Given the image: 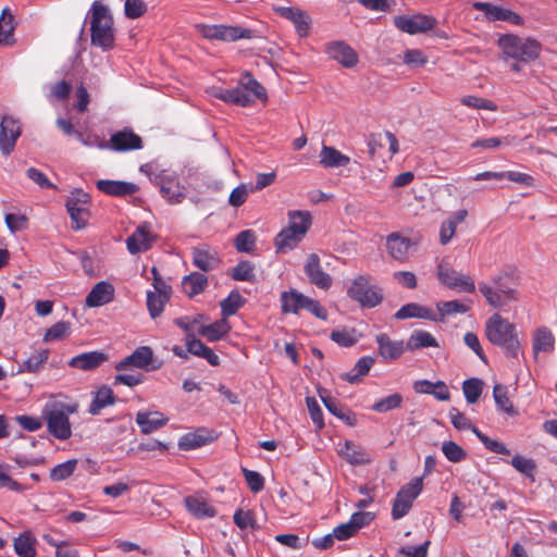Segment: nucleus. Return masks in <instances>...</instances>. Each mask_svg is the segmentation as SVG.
Listing matches in <instances>:
<instances>
[{"label": "nucleus", "mask_w": 557, "mask_h": 557, "mask_svg": "<svg viewBox=\"0 0 557 557\" xmlns=\"http://www.w3.org/2000/svg\"><path fill=\"white\" fill-rule=\"evenodd\" d=\"M79 404L77 400H51L46 404L42 410V418L46 421L47 430L51 436L59 441H66L72 436L70 414L77 413Z\"/></svg>", "instance_id": "nucleus-1"}, {"label": "nucleus", "mask_w": 557, "mask_h": 557, "mask_svg": "<svg viewBox=\"0 0 557 557\" xmlns=\"http://www.w3.org/2000/svg\"><path fill=\"white\" fill-rule=\"evenodd\" d=\"M487 339L500 347L505 355L517 358L520 352V343L515 324L504 319L500 314L494 313L485 324Z\"/></svg>", "instance_id": "nucleus-2"}, {"label": "nucleus", "mask_w": 557, "mask_h": 557, "mask_svg": "<svg viewBox=\"0 0 557 557\" xmlns=\"http://www.w3.org/2000/svg\"><path fill=\"white\" fill-rule=\"evenodd\" d=\"M497 46L503 53V60L512 59L518 62L531 63L537 60L542 52V44L532 37L522 38L515 34L500 35Z\"/></svg>", "instance_id": "nucleus-3"}, {"label": "nucleus", "mask_w": 557, "mask_h": 557, "mask_svg": "<svg viewBox=\"0 0 557 557\" xmlns=\"http://www.w3.org/2000/svg\"><path fill=\"white\" fill-rule=\"evenodd\" d=\"M90 39L91 45L100 48L102 51H109L114 48L113 17L108 7L98 1H95L91 5Z\"/></svg>", "instance_id": "nucleus-4"}, {"label": "nucleus", "mask_w": 557, "mask_h": 557, "mask_svg": "<svg viewBox=\"0 0 557 557\" xmlns=\"http://www.w3.org/2000/svg\"><path fill=\"white\" fill-rule=\"evenodd\" d=\"M479 290L493 308H504L518 299L515 277L499 273L492 277V284L480 282Z\"/></svg>", "instance_id": "nucleus-5"}, {"label": "nucleus", "mask_w": 557, "mask_h": 557, "mask_svg": "<svg viewBox=\"0 0 557 557\" xmlns=\"http://www.w3.org/2000/svg\"><path fill=\"white\" fill-rule=\"evenodd\" d=\"M347 296L362 308H375L383 301V290L371 276L359 275L352 280Z\"/></svg>", "instance_id": "nucleus-6"}, {"label": "nucleus", "mask_w": 557, "mask_h": 557, "mask_svg": "<svg viewBox=\"0 0 557 557\" xmlns=\"http://www.w3.org/2000/svg\"><path fill=\"white\" fill-rule=\"evenodd\" d=\"M281 308L284 313L298 314L300 310H306L320 320L325 321L327 319L326 309L317 299L296 289L281 294Z\"/></svg>", "instance_id": "nucleus-7"}, {"label": "nucleus", "mask_w": 557, "mask_h": 557, "mask_svg": "<svg viewBox=\"0 0 557 557\" xmlns=\"http://www.w3.org/2000/svg\"><path fill=\"white\" fill-rule=\"evenodd\" d=\"M245 79L231 88L232 104L246 108L256 99L267 100L264 87L250 73H245Z\"/></svg>", "instance_id": "nucleus-8"}, {"label": "nucleus", "mask_w": 557, "mask_h": 557, "mask_svg": "<svg viewBox=\"0 0 557 557\" xmlns=\"http://www.w3.org/2000/svg\"><path fill=\"white\" fill-rule=\"evenodd\" d=\"M422 488V476L413 478L409 483L400 487L393 502L392 517L394 520H399L409 512L414 499L421 494Z\"/></svg>", "instance_id": "nucleus-9"}, {"label": "nucleus", "mask_w": 557, "mask_h": 557, "mask_svg": "<svg viewBox=\"0 0 557 557\" xmlns=\"http://www.w3.org/2000/svg\"><path fill=\"white\" fill-rule=\"evenodd\" d=\"M198 30L201 36L206 39L210 40H221L226 42H233L238 39H250L253 38L255 32L249 28H244L240 26H231V25H208L200 24L198 25Z\"/></svg>", "instance_id": "nucleus-10"}, {"label": "nucleus", "mask_w": 557, "mask_h": 557, "mask_svg": "<svg viewBox=\"0 0 557 557\" xmlns=\"http://www.w3.org/2000/svg\"><path fill=\"white\" fill-rule=\"evenodd\" d=\"M90 197L83 189H74L65 201L67 213L72 221L73 230H82L89 219Z\"/></svg>", "instance_id": "nucleus-11"}, {"label": "nucleus", "mask_w": 557, "mask_h": 557, "mask_svg": "<svg viewBox=\"0 0 557 557\" xmlns=\"http://www.w3.org/2000/svg\"><path fill=\"white\" fill-rule=\"evenodd\" d=\"M153 351L149 346L137 347L131 355L120 360L115 370L119 372L129 371L133 368L146 371L156 370L159 366L153 364Z\"/></svg>", "instance_id": "nucleus-12"}, {"label": "nucleus", "mask_w": 557, "mask_h": 557, "mask_svg": "<svg viewBox=\"0 0 557 557\" xmlns=\"http://www.w3.org/2000/svg\"><path fill=\"white\" fill-rule=\"evenodd\" d=\"M397 29L409 35H416L431 30L436 25V20L426 14L398 15L394 17Z\"/></svg>", "instance_id": "nucleus-13"}, {"label": "nucleus", "mask_w": 557, "mask_h": 557, "mask_svg": "<svg viewBox=\"0 0 557 557\" xmlns=\"http://www.w3.org/2000/svg\"><path fill=\"white\" fill-rule=\"evenodd\" d=\"M152 184L160 188V193L170 203H181L185 199V193L176 176L165 170H161L152 178Z\"/></svg>", "instance_id": "nucleus-14"}, {"label": "nucleus", "mask_w": 557, "mask_h": 557, "mask_svg": "<svg viewBox=\"0 0 557 557\" xmlns=\"http://www.w3.org/2000/svg\"><path fill=\"white\" fill-rule=\"evenodd\" d=\"M22 134L21 123L12 115L5 114L0 122V151L3 156H10Z\"/></svg>", "instance_id": "nucleus-15"}, {"label": "nucleus", "mask_w": 557, "mask_h": 557, "mask_svg": "<svg viewBox=\"0 0 557 557\" xmlns=\"http://www.w3.org/2000/svg\"><path fill=\"white\" fill-rule=\"evenodd\" d=\"M437 276L440 282L447 288L463 293H473L475 290L474 282L469 275H465L443 264L438 265Z\"/></svg>", "instance_id": "nucleus-16"}, {"label": "nucleus", "mask_w": 557, "mask_h": 557, "mask_svg": "<svg viewBox=\"0 0 557 557\" xmlns=\"http://www.w3.org/2000/svg\"><path fill=\"white\" fill-rule=\"evenodd\" d=\"M473 8L483 12L486 18L492 22L503 21L517 26L524 24V18L520 14L490 2H474Z\"/></svg>", "instance_id": "nucleus-17"}, {"label": "nucleus", "mask_w": 557, "mask_h": 557, "mask_svg": "<svg viewBox=\"0 0 557 557\" xmlns=\"http://www.w3.org/2000/svg\"><path fill=\"white\" fill-rule=\"evenodd\" d=\"M304 270L312 285L323 290L331 288L333 283L332 276L323 271L320 258L317 253H310L308 256Z\"/></svg>", "instance_id": "nucleus-18"}, {"label": "nucleus", "mask_w": 557, "mask_h": 557, "mask_svg": "<svg viewBox=\"0 0 557 557\" xmlns=\"http://www.w3.org/2000/svg\"><path fill=\"white\" fill-rule=\"evenodd\" d=\"M108 144V149L117 152L139 150L143 148V140L140 136L135 134L133 129L128 127L113 133Z\"/></svg>", "instance_id": "nucleus-19"}, {"label": "nucleus", "mask_w": 557, "mask_h": 557, "mask_svg": "<svg viewBox=\"0 0 557 557\" xmlns=\"http://www.w3.org/2000/svg\"><path fill=\"white\" fill-rule=\"evenodd\" d=\"M273 11L277 13L281 17L290 21L294 24L296 32L300 37H305L308 35L311 18L307 12L298 8L281 5L273 7Z\"/></svg>", "instance_id": "nucleus-20"}, {"label": "nucleus", "mask_w": 557, "mask_h": 557, "mask_svg": "<svg viewBox=\"0 0 557 557\" xmlns=\"http://www.w3.org/2000/svg\"><path fill=\"white\" fill-rule=\"evenodd\" d=\"M154 239L156 236L149 231V226L141 224L127 237L126 247L132 255L145 252L151 248Z\"/></svg>", "instance_id": "nucleus-21"}, {"label": "nucleus", "mask_w": 557, "mask_h": 557, "mask_svg": "<svg viewBox=\"0 0 557 557\" xmlns=\"http://www.w3.org/2000/svg\"><path fill=\"white\" fill-rule=\"evenodd\" d=\"M327 55L341 63L344 67L351 69L358 63V54L344 41H332L326 46Z\"/></svg>", "instance_id": "nucleus-22"}, {"label": "nucleus", "mask_w": 557, "mask_h": 557, "mask_svg": "<svg viewBox=\"0 0 557 557\" xmlns=\"http://www.w3.org/2000/svg\"><path fill=\"white\" fill-rule=\"evenodd\" d=\"M114 286L107 281H100L91 288V290L86 296L85 305L88 308H98L107 304H110L114 299Z\"/></svg>", "instance_id": "nucleus-23"}, {"label": "nucleus", "mask_w": 557, "mask_h": 557, "mask_svg": "<svg viewBox=\"0 0 557 557\" xmlns=\"http://www.w3.org/2000/svg\"><path fill=\"white\" fill-rule=\"evenodd\" d=\"M96 187L99 191L113 197L131 196L139 190L135 183L115 180H99Z\"/></svg>", "instance_id": "nucleus-24"}, {"label": "nucleus", "mask_w": 557, "mask_h": 557, "mask_svg": "<svg viewBox=\"0 0 557 557\" xmlns=\"http://www.w3.org/2000/svg\"><path fill=\"white\" fill-rule=\"evenodd\" d=\"M375 342L379 355L384 360H396L407 350L403 341H394L385 333L377 334Z\"/></svg>", "instance_id": "nucleus-25"}, {"label": "nucleus", "mask_w": 557, "mask_h": 557, "mask_svg": "<svg viewBox=\"0 0 557 557\" xmlns=\"http://www.w3.org/2000/svg\"><path fill=\"white\" fill-rule=\"evenodd\" d=\"M193 264L203 272L216 269L220 264L218 252L208 245H201L193 249Z\"/></svg>", "instance_id": "nucleus-26"}, {"label": "nucleus", "mask_w": 557, "mask_h": 557, "mask_svg": "<svg viewBox=\"0 0 557 557\" xmlns=\"http://www.w3.org/2000/svg\"><path fill=\"white\" fill-rule=\"evenodd\" d=\"M108 359L109 356L107 354L95 350L74 356L69 361V366L82 371H92L99 368Z\"/></svg>", "instance_id": "nucleus-27"}, {"label": "nucleus", "mask_w": 557, "mask_h": 557, "mask_svg": "<svg viewBox=\"0 0 557 557\" xmlns=\"http://www.w3.org/2000/svg\"><path fill=\"white\" fill-rule=\"evenodd\" d=\"M396 320H406V319H424L433 322H437L436 312L432 309L422 306L417 302H409L401 306L394 314Z\"/></svg>", "instance_id": "nucleus-28"}, {"label": "nucleus", "mask_w": 557, "mask_h": 557, "mask_svg": "<svg viewBox=\"0 0 557 557\" xmlns=\"http://www.w3.org/2000/svg\"><path fill=\"white\" fill-rule=\"evenodd\" d=\"M187 510L197 519L213 518L215 508L201 495H189L184 499Z\"/></svg>", "instance_id": "nucleus-29"}, {"label": "nucleus", "mask_w": 557, "mask_h": 557, "mask_svg": "<svg viewBox=\"0 0 557 557\" xmlns=\"http://www.w3.org/2000/svg\"><path fill=\"white\" fill-rule=\"evenodd\" d=\"M214 440L213 432L207 429H199L195 432L184 434L178 441V448L185 451L202 447Z\"/></svg>", "instance_id": "nucleus-30"}, {"label": "nucleus", "mask_w": 557, "mask_h": 557, "mask_svg": "<svg viewBox=\"0 0 557 557\" xmlns=\"http://www.w3.org/2000/svg\"><path fill=\"white\" fill-rule=\"evenodd\" d=\"M320 397L330 413L337 417L338 419L344 421L349 426L356 425L357 418H356V414L351 410L345 409L341 405V403H338L336 399L329 396L326 394V391L320 392Z\"/></svg>", "instance_id": "nucleus-31"}, {"label": "nucleus", "mask_w": 557, "mask_h": 557, "mask_svg": "<svg viewBox=\"0 0 557 557\" xmlns=\"http://www.w3.org/2000/svg\"><path fill=\"white\" fill-rule=\"evenodd\" d=\"M319 163L325 169H335L346 166L350 162V158L334 147L322 145L319 154Z\"/></svg>", "instance_id": "nucleus-32"}, {"label": "nucleus", "mask_w": 557, "mask_h": 557, "mask_svg": "<svg viewBox=\"0 0 557 557\" xmlns=\"http://www.w3.org/2000/svg\"><path fill=\"white\" fill-rule=\"evenodd\" d=\"M168 422V418L159 411L144 412L139 411L136 414V423L144 434H150L153 431L162 428Z\"/></svg>", "instance_id": "nucleus-33"}, {"label": "nucleus", "mask_w": 557, "mask_h": 557, "mask_svg": "<svg viewBox=\"0 0 557 557\" xmlns=\"http://www.w3.org/2000/svg\"><path fill=\"white\" fill-rule=\"evenodd\" d=\"M115 404V396L111 387L107 385L100 386L92 393V400L90 403L88 412L92 416L99 414L100 411Z\"/></svg>", "instance_id": "nucleus-34"}, {"label": "nucleus", "mask_w": 557, "mask_h": 557, "mask_svg": "<svg viewBox=\"0 0 557 557\" xmlns=\"http://www.w3.org/2000/svg\"><path fill=\"white\" fill-rule=\"evenodd\" d=\"M231 330L227 319L214 321L213 323L202 325L198 330V334L206 337L209 342H218L223 338Z\"/></svg>", "instance_id": "nucleus-35"}, {"label": "nucleus", "mask_w": 557, "mask_h": 557, "mask_svg": "<svg viewBox=\"0 0 557 557\" xmlns=\"http://www.w3.org/2000/svg\"><path fill=\"white\" fill-rule=\"evenodd\" d=\"M438 346L435 337L430 332L423 330H414L406 342V348L409 351Z\"/></svg>", "instance_id": "nucleus-36"}, {"label": "nucleus", "mask_w": 557, "mask_h": 557, "mask_svg": "<svg viewBox=\"0 0 557 557\" xmlns=\"http://www.w3.org/2000/svg\"><path fill=\"white\" fill-rule=\"evenodd\" d=\"M410 239L399 236L398 234H391L386 239V247L389 255L396 260H404L410 248Z\"/></svg>", "instance_id": "nucleus-37"}, {"label": "nucleus", "mask_w": 557, "mask_h": 557, "mask_svg": "<svg viewBox=\"0 0 557 557\" xmlns=\"http://www.w3.org/2000/svg\"><path fill=\"white\" fill-rule=\"evenodd\" d=\"M374 364V358L370 356L361 357L354 368L343 375V379L350 384L358 383L362 376L368 374L372 366Z\"/></svg>", "instance_id": "nucleus-38"}, {"label": "nucleus", "mask_w": 557, "mask_h": 557, "mask_svg": "<svg viewBox=\"0 0 557 557\" xmlns=\"http://www.w3.org/2000/svg\"><path fill=\"white\" fill-rule=\"evenodd\" d=\"M14 16L5 8L0 17V46H11L14 44Z\"/></svg>", "instance_id": "nucleus-39"}, {"label": "nucleus", "mask_w": 557, "mask_h": 557, "mask_svg": "<svg viewBox=\"0 0 557 557\" xmlns=\"http://www.w3.org/2000/svg\"><path fill=\"white\" fill-rule=\"evenodd\" d=\"M437 322H443L448 315L467 313L470 307L459 300L438 301L436 304Z\"/></svg>", "instance_id": "nucleus-40"}, {"label": "nucleus", "mask_w": 557, "mask_h": 557, "mask_svg": "<svg viewBox=\"0 0 557 557\" xmlns=\"http://www.w3.org/2000/svg\"><path fill=\"white\" fill-rule=\"evenodd\" d=\"M493 397L497 407V410L507 413L510 417L518 416V410L512 405L511 400L507 396V387L502 384H496L493 388Z\"/></svg>", "instance_id": "nucleus-41"}, {"label": "nucleus", "mask_w": 557, "mask_h": 557, "mask_svg": "<svg viewBox=\"0 0 557 557\" xmlns=\"http://www.w3.org/2000/svg\"><path fill=\"white\" fill-rule=\"evenodd\" d=\"M304 237L289 227L283 228L275 237V247L277 251L285 252L295 248Z\"/></svg>", "instance_id": "nucleus-42"}, {"label": "nucleus", "mask_w": 557, "mask_h": 557, "mask_svg": "<svg viewBox=\"0 0 557 557\" xmlns=\"http://www.w3.org/2000/svg\"><path fill=\"white\" fill-rule=\"evenodd\" d=\"M36 540L30 532H24L14 539V550L18 557H35Z\"/></svg>", "instance_id": "nucleus-43"}, {"label": "nucleus", "mask_w": 557, "mask_h": 557, "mask_svg": "<svg viewBox=\"0 0 557 557\" xmlns=\"http://www.w3.org/2000/svg\"><path fill=\"white\" fill-rule=\"evenodd\" d=\"M182 284L186 294L193 297L203 292L208 284V278L202 273L193 272L183 278Z\"/></svg>", "instance_id": "nucleus-44"}, {"label": "nucleus", "mask_w": 557, "mask_h": 557, "mask_svg": "<svg viewBox=\"0 0 557 557\" xmlns=\"http://www.w3.org/2000/svg\"><path fill=\"white\" fill-rule=\"evenodd\" d=\"M360 337L361 335L352 327L335 329L330 334V338L341 347H351Z\"/></svg>", "instance_id": "nucleus-45"}, {"label": "nucleus", "mask_w": 557, "mask_h": 557, "mask_svg": "<svg viewBox=\"0 0 557 557\" xmlns=\"http://www.w3.org/2000/svg\"><path fill=\"white\" fill-rule=\"evenodd\" d=\"M48 358H49V350L41 349L39 351H36L30 357H28L26 360H24L22 364H20L17 373H22V372L37 373L44 368Z\"/></svg>", "instance_id": "nucleus-46"}, {"label": "nucleus", "mask_w": 557, "mask_h": 557, "mask_svg": "<svg viewBox=\"0 0 557 557\" xmlns=\"http://www.w3.org/2000/svg\"><path fill=\"white\" fill-rule=\"evenodd\" d=\"M554 345L555 338L553 336V333L548 329L541 327L535 332L533 338V350L535 354H539L541 351L550 352L554 350Z\"/></svg>", "instance_id": "nucleus-47"}, {"label": "nucleus", "mask_w": 557, "mask_h": 557, "mask_svg": "<svg viewBox=\"0 0 557 557\" xmlns=\"http://www.w3.org/2000/svg\"><path fill=\"white\" fill-rule=\"evenodd\" d=\"M288 226L293 231L297 232L302 237L308 232L311 225V215L308 211H293L289 212Z\"/></svg>", "instance_id": "nucleus-48"}, {"label": "nucleus", "mask_w": 557, "mask_h": 557, "mask_svg": "<svg viewBox=\"0 0 557 557\" xmlns=\"http://www.w3.org/2000/svg\"><path fill=\"white\" fill-rule=\"evenodd\" d=\"M170 298L169 293H147V308L152 319L158 318L164 310V306Z\"/></svg>", "instance_id": "nucleus-49"}, {"label": "nucleus", "mask_w": 557, "mask_h": 557, "mask_svg": "<svg viewBox=\"0 0 557 557\" xmlns=\"http://www.w3.org/2000/svg\"><path fill=\"white\" fill-rule=\"evenodd\" d=\"M341 453L345 456L346 460L355 466L366 465L370 462L368 454L362 448L355 446L351 442L346 441Z\"/></svg>", "instance_id": "nucleus-50"}, {"label": "nucleus", "mask_w": 557, "mask_h": 557, "mask_svg": "<svg viewBox=\"0 0 557 557\" xmlns=\"http://www.w3.org/2000/svg\"><path fill=\"white\" fill-rule=\"evenodd\" d=\"M245 304V298L237 290H232L230 295L220 304L222 317L227 319L234 315Z\"/></svg>", "instance_id": "nucleus-51"}, {"label": "nucleus", "mask_w": 557, "mask_h": 557, "mask_svg": "<svg viewBox=\"0 0 557 557\" xmlns=\"http://www.w3.org/2000/svg\"><path fill=\"white\" fill-rule=\"evenodd\" d=\"M404 397L400 393H393L386 397L376 400L371 409L379 413H385L403 406Z\"/></svg>", "instance_id": "nucleus-52"}, {"label": "nucleus", "mask_w": 557, "mask_h": 557, "mask_svg": "<svg viewBox=\"0 0 557 557\" xmlns=\"http://www.w3.org/2000/svg\"><path fill=\"white\" fill-rule=\"evenodd\" d=\"M483 391V381L478 377H471L462 383V392L468 404H474L480 398Z\"/></svg>", "instance_id": "nucleus-53"}, {"label": "nucleus", "mask_w": 557, "mask_h": 557, "mask_svg": "<svg viewBox=\"0 0 557 557\" xmlns=\"http://www.w3.org/2000/svg\"><path fill=\"white\" fill-rule=\"evenodd\" d=\"M76 466H77L76 459H70V460H66L62 463L54 466L50 470L51 481L61 482L63 480H66L74 473Z\"/></svg>", "instance_id": "nucleus-54"}, {"label": "nucleus", "mask_w": 557, "mask_h": 557, "mask_svg": "<svg viewBox=\"0 0 557 557\" xmlns=\"http://www.w3.org/2000/svg\"><path fill=\"white\" fill-rule=\"evenodd\" d=\"M231 277L239 282H255V268L249 261H240L232 269Z\"/></svg>", "instance_id": "nucleus-55"}, {"label": "nucleus", "mask_w": 557, "mask_h": 557, "mask_svg": "<svg viewBox=\"0 0 557 557\" xmlns=\"http://www.w3.org/2000/svg\"><path fill=\"white\" fill-rule=\"evenodd\" d=\"M510 465L520 473L525 475L527 478H530L532 481H534V472L536 469V465L533 459L525 458L520 455H516L510 460Z\"/></svg>", "instance_id": "nucleus-56"}, {"label": "nucleus", "mask_w": 557, "mask_h": 557, "mask_svg": "<svg viewBox=\"0 0 557 557\" xmlns=\"http://www.w3.org/2000/svg\"><path fill=\"white\" fill-rule=\"evenodd\" d=\"M256 234L252 230H245L237 234L235 248L239 252H250L256 246Z\"/></svg>", "instance_id": "nucleus-57"}, {"label": "nucleus", "mask_w": 557, "mask_h": 557, "mask_svg": "<svg viewBox=\"0 0 557 557\" xmlns=\"http://www.w3.org/2000/svg\"><path fill=\"white\" fill-rule=\"evenodd\" d=\"M442 451L450 462H460L467 457L465 449L453 441H446L442 444Z\"/></svg>", "instance_id": "nucleus-58"}, {"label": "nucleus", "mask_w": 557, "mask_h": 557, "mask_svg": "<svg viewBox=\"0 0 557 557\" xmlns=\"http://www.w3.org/2000/svg\"><path fill=\"white\" fill-rule=\"evenodd\" d=\"M71 324L70 322L59 321L53 324L44 335L45 342L58 341L70 334Z\"/></svg>", "instance_id": "nucleus-59"}, {"label": "nucleus", "mask_w": 557, "mask_h": 557, "mask_svg": "<svg viewBox=\"0 0 557 557\" xmlns=\"http://www.w3.org/2000/svg\"><path fill=\"white\" fill-rule=\"evenodd\" d=\"M460 102L463 106L474 108V109L487 110V111H496L497 110V106L495 102H493L488 99L472 96V95L462 97Z\"/></svg>", "instance_id": "nucleus-60"}, {"label": "nucleus", "mask_w": 557, "mask_h": 557, "mask_svg": "<svg viewBox=\"0 0 557 557\" xmlns=\"http://www.w3.org/2000/svg\"><path fill=\"white\" fill-rule=\"evenodd\" d=\"M247 485L252 493H259L264 487V478L255 470L242 468Z\"/></svg>", "instance_id": "nucleus-61"}, {"label": "nucleus", "mask_w": 557, "mask_h": 557, "mask_svg": "<svg viewBox=\"0 0 557 557\" xmlns=\"http://www.w3.org/2000/svg\"><path fill=\"white\" fill-rule=\"evenodd\" d=\"M147 11V4L143 0H125V16L132 20L143 16Z\"/></svg>", "instance_id": "nucleus-62"}, {"label": "nucleus", "mask_w": 557, "mask_h": 557, "mask_svg": "<svg viewBox=\"0 0 557 557\" xmlns=\"http://www.w3.org/2000/svg\"><path fill=\"white\" fill-rule=\"evenodd\" d=\"M306 404L308 407L310 418H311L312 422L314 423V425L317 426V429H319V430L323 429L324 428L323 411H322L319 403L317 401V399L313 397H307Z\"/></svg>", "instance_id": "nucleus-63"}, {"label": "nucleus", "mask_w": 557, "mask_h": 557, "mask_svg": "<svg viewBox=\"0 0 557 557\" xmlns=\"http://www.w3.org/2000/svg\"><path fill=\"white\" fill-rule=\"evenodd\" d=\"M429 546L430 541L418 546H403L397 550L396 557H426Z\"/></svg>", "instance_id": "nucleus-64"}]
</instances>
